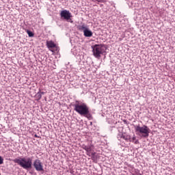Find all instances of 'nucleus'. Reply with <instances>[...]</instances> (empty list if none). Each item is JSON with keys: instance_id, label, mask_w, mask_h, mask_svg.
I'll list each match as a JSON object with an SVG mask.
<instances>
[{"instance_id": "20", "label": "nucleus", "mask_w": 175, "mask_h": 175, "mask_svg": "<svg viewBox=\"0 0 175 175\" xmlns=\"http://www.w3.org/2000/svg\"><path fill=\"white\" fill-rule=\"evenodd\" d=\"M87 155H89V157H90V154L88 153Z\"/></svg>"}, {"instance_id": "14", "label": "nucleus", "mask_w": 175, "mask_h": 175, "mask_svg": "<svg viewBox=\"0 0 175 175\" xmlns=\"http://www.w3.org/2000/svg\"><path fill=\"white\" fill-rule=\"evenodd\" d=\"M82 148H83V150H85V151H87L88 148V146L82 145Z\"/></svg>"}, {"instance_id": "18", "label": "nucleus", "mask_w": 175, "mask_h": 175, "mask_svg": "<svg viewBox=\"0 0 175 175\" xmlns=\"http://www.w3.org/2000/svg\"><path fill=\"white\" fill-rule=\"evenodd\" d=\"M34 137L39 138V136H38V135H36V134L34 135Z\"/></svg>"}, {"instance_id": "3", "label": "nucleus", "mask_w": 175, "mask_h": 175, "mask_svg": "<svg viewBox=\"0 0 175 175\" xmlns=\"http://www.w3.org/2000/svg\"><path fill=\"white\" fill-rule=\"evenodd\" d=\"M93 55L95 58H100L101 55H103L105 53H106V50H107V47L106 45L103 44H94L92 46Z\"/></svg>"}, {"instance_id": "8", "label": "nucleus", "mask_w": 175, "mask_h": 175, "mask_svg": "<svg viewBox=\"0 0 175 175\" xmlns=\"http://www.w3.org/2000/svg\"><path fill=\"white\" fill-rule=\"evenodd\" d=\"M46 46L48 47V49H54L55 47H56L55 44L54 43V42L53 41H46Z\"/></svg>"}, {"instance_id": "19", "label": "nucleus", "mask_w": 175, "mask_h": 175, "mask_svg": "<svg viewBox=\"0 0 175 175\" xmlns=\"http://www.w3.org/2000/svg\"><path fill=\"white\" fill-rule=\"evenodd\" d=\"M97 2H102V0H96Z\"/></svg>"}, {"instance_id": "2", "label": "nucleus", "mask_w": 175, "mask_h": 175, "mask_svg": "<svg viewBox=\"0 0 175 175\" xmlns=\"http://www.w3.org/2000/svg\"><path fill=\"white\" fill-rule=\"evenodd\" d=\"M14 163H17L23 169L28 170L32 169V158L31 157H18L13 160Z\"/></svg>"}, {"instance_id": "15", "label": "nucleus", "mask_w": 175, "mask_h": 175, "mask_svg": "<svg viewBox=\"0 0 175 175\" xmlns=\"http://www.w3.org/2000/svg\"><path fill=\"white\" fill-rule=\"evenodd\" d=\"M3 157L0 156V165H3Z\"/></svg>"}, {"instance_id": "13", "label": "nucleus", "mask_w": 175, "mask_h": 175, "mask_svg": "<svg viewBox=\"0 0 175 175\" xmlns=\"http://www.w3.org/2000/svg\"><path fill=\"white\" fill-rule=\"evenodd\" d=\"M27 33L28 34L29 38H33L35 35L33 32L31 31L30 30H27Z\"/></svg>"}, {"instance_id": "7", "label": "nucleus", "mask_w": 175, "mask_h": 175, "mask_svg": "<svg viewBox=\"0 0 175 175\" xmlns=\"http://www.w3.org/2000/svg\"><path fill=\"white\" fill-rule=\"evenodd\" d=\"M33 166L37 172H44L43 164L40 162V159H36L33 163Z\"/></svg>"}, {"instance_id": "1", "label": "nucleus", "mask_w": 175, "mask_h": 175, "mask_svg": "<svg viewBox=\"0 0 175 175\" xmlns=\"http://www.w3.org/2000/svg\"><path fill=\"white\" fill-rule=\"evenodd\" d=\"M72 106L75 111L78 113V114H80V116H83V117H85L88 118V120H92V115L91 113H90V108L87 104L79 100H76L75 104H74Z\"/></svg>"}, {"instance_id": "16", "label": "nucleus", "mask_w": 175, "mask_h": 175, "mask_svg": "<svg viewBox=\"0 0 175 175\" xmlns=\"http://www.w3.org/2000/svg\"><path fill=\"white\" fill-rule=\"evenodd\" d=\"M40 94H41V96L44 95V92H40Z\"/></svg>"}, {"instance_id": "6", "label": "nucleus", "mask_w": 175, "mask_h": 175, "mask_svg": "<svg viewBox=\"0 0 175 175\" xmlns=\"http://www.w3.org/2000/svg\"><path fill=\"white\" fill-rule=\"evenodd\" d=\"M78 29L79 31H83L84 36L85 38H91L92 35H94V33H92V31H91L88 26L85 25H79L78 27Z\"/></svg>"}, {"instance_id": "11", "label": "nucleus", "mask_w": 175, "mask_h": 175, "mask_svg": "<svg viewBox=\"0 0 175 175\" xmlns=\"http://www.w3.org/2000/svg\"><path fill=\"white\" fill-rule=\"evenodd\" d=\"M92 147H94V145H92V144L88 145V149L86 150V152L90 154V152H91V151H92Z\"/></svg>"}, {"instance_id": "12", "label": "nucleus", "mask_w": 175, "mask_h": 175, "mask_svg": "<svg viewBox=\"0 0 175 175\" xmlns=\"http://www.w3.org/2000/svg\"><path fill=\"white\" fill-rule=\"evenodd\" d=\"M36 98H37L38 100H40L42 99V94H40V90L36 94Z\"/></svg>"}, {"instance_id": "4", "label": "nucleus", "mask_w": 175, "mask_h": 175, "mask_svg": "<svg viewBox=\"0 0 175 175\" xmlns=\"http://www.w3.org/2000/svg\"><path fill=\"white\" fill-rule=\"evenodd\" d=\"M135 132L139 136H142V137H145L147 139L148 136H150V129L148 126L144 125L140 126V125L135 126Z\"/></svg>"}, {"instance_id": "17", "label": "nucleus", "mask_w": 175, "mask_h": 175, "mask_svg": "<svg viewBox=\"0 0 175 175\" xmlns=\"http://www.w3.org/2000/svg\"><path fill=\"white\" fill-rule=\"evenodd\" d=\"M133 141L136 140V137H133Z\"/></svg>"}, {"instance_id": "5", "label": "nucleus", "mask_w": 175, "mask_h": 175, "mask_svg": "<svg viewBox=\"0 0 175 175\" xmlns=\"http://www.w3.org/2000/svg\"><path fill=\"white\" fill-rule=\"evenodd\" d=\"M60 17L63 20H66L68 23H73L72 21V14L69 10H64L60 12Z\"/></svg>"}, {"instance_id": "21", "label": "nucleus", "mask_w": 175, "mask_h": 175, "mask_svg": "<svg viewBox=\"0 0 175 175\" xmlns=\"http://www.w3.org/2000/svg\"><path fill=\"white\" fill-rule=\"evenodd\" d=\"M0 175H1V172H0Z\"/></svg>"}, {"instance_id": "9", "label": "nucleus", "mask_w": 175, "mask_h": 175, "mask_svg": "<svg viewBox=\"0 0 175 175\" xmlns=\"http://www.w3.org/2000/svg\"><path fill=\"white\" fill-rule=\"evenodd\" d=\"M98 157L96 156V152H94L91 153V159L93 161V162H96Z\"/></svg>"}, {"instance_id": "10", "label": "nucleus", "mask_w": 175, "mask_h": 175, "mask_svg": "<svg viewBox=\"0 0 175 175\" xmlns=\"http://www.w3.org/2000/svg\"><path fill=\"white\" fill-rule=\"evenodd\" d=\"M120 137L126 141L131 139V135H124L123 134H122L120 135Z\"/></svg>"}]
</instances>
